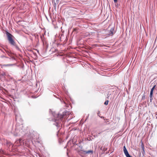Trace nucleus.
<instances>
[{"instance_id":"2","label":"nucleus","mask_w":157,"mask_h":157,"mask_svg":"<svg viewBox=\"0 0 157 157\" xmlns=\"http://www.w3.org/2000/svg\"><path fill=\"white\" fill-rule=\"evenodd\" d=\"M6 34L7 36L8 39L10 43L11 44L14 45L15 44V42L12 38L13 36L11 34L8 32H7Z\"/></svg>"},{"instance_id":"10","label":"nucleus","mask_w":157,"mask_h":157,"mask_svg":"<svg viewBox=\"0 0 157 157\" xmlns=\"http://www.w3.org/2000/svg\"><path fill=\"white\" fill-rule=\"evenodd\" d=\"M21 140H22V139H20L18 140V141L17 140V141H16V142H17V143H18V141H19V143H21Z\"/></svg>"},{"instance_id":"3","label":"nucleus","mask_w":157,"mask_h":157,"mask_svg":"<svg viewBox=\"0 0 157 157\" xmlns=\"http://www.w3.org/2000/svg\"><path fill=\"white\" fill-rule=\"evenodd\" d=\"M63 116L62 115L59 114L58 115V117L55 120V121L56 122V125L58 126L59 125V123L61 121V119L63 118Z\"/></svg>"},{"instance_id":"8","label":"nucleus","mask_w":157,"mask_h":157,"mask_svg":"<svg viewBox=\"0 0 157 157\" xmlns=\"http://www.w3.org/2000/svg\"><path fill=\"white\" fill-rule=\"evenodd\" d=\"M108 102L109 101L108 100L106 101L104 103V104L107 105L108 104Z\"/></svg>"},{"instance_id":"7","label":"nucleus","mask_w":157,"mask_h":157,"mask_svg":"<svg viewBox=\"0 0 157 157\" xmlns=\"http://www.w3.org/2000/svg\"><path fill=\"white\" fill-rule=\"evenodd\" d=\"M124 154L125 155V156H127L128 155H129V153H128V152L127 151V150L126 151H124Z\"/></svg>"},{"instance_id":"6","label":"nucleus","mask_w":157,"mask_h":157,"mask_svg":"<svg viewBox=\"0 0 157 157\" xmlns=\"http://www.w3.org/2000/svg\"><path fill=\"white\" fill-rule=\"evenodd\" d=\"M113 29H111L110 30V32H109V34L110 35H112L113 34Z\"/></svg>"},{"instance_id":"12","label":"nucleus","mask_w":157,"mask_h":157,"mask_svg":"<svg viewBox=\"0 0 157 157\" xmlns=\"http://www.w3.org/2000/svg\"><path fill=\"white\" fill-rule=\"evenodd\" d=\"M126 157H132V156H130L129 154L128 155L126 156Z\"/></svg>"},{"instance_id":"13","label":"nucleus","mask_w":157,"mask_h":157,"mask_svg":"<svg viewBox=\"0 0 157 157\" xmlns=\"http://www.w3.org/2000/svg\"><path fill=\"white\" fill-rule=\"evenodd\" d=\"M113 1L115 3H116L117 2V0H113Z\"/></svg>"},{"instance_id":"1","label":"nucleus","mask_w":157,"mask_h":157,"mask_svg":"<svg viewBox=\"0 0 157 157\" xmlns=\"http://www.w3.org/2000/svg\"><path fill=\"white\" fill-rule=\"evenodd\" d=\"M16 127L15 132L14 133V135L15 136L21 135V134H22L23 132L22 128L23 127L22 125L17 124Z\"/></svg>"},{"instance_id":"5","label":"nucleus","mask_w":157,"mask_h":157,"mask_svg":"<svg viewBox=\"0 0 157 157\" xmlns=\"http://www.w3.org/2000/svg\"><path fill=\"white\" fill-rule=\"evenodd\" d=\"M153 92L151 91L150 94L149 95V97L150 98V100H151L152 99V94H153Z\"/></svg>"},{"instance_id":"4","label":"nucleus","mask_w":157,"mask_h":157,"mask_svg":"<svg viewBox=\"0 0 157 157\" xmlns=\"http://www.w3.org/2000/svg\"><path fill=\"white\" fill-rule=\"evenodd\" d=\"M83 152L84 154H89L90 153H92L93 151L92 150H89L88 151H83Z\"/></svg>"},{"instance_id":"11","label":"nucleus","mask_w":157,"mask_h":157,"mask_svg":"<svg viewBox=\"0 0 157 157\" xmlns=\"http://www.w3.org/2000/svg\"><path fill=\"white\" fill-rule=\"evenodd\" d=\"M127 151V150L126 148V147L125 146H124V147H123V151H124H124Z\"/></svg>"},{"instance_id":"9","label":"nucleus","mask_w":157,"mask_h":157,"mask_svg":"<svg viewBox=\"0 0 157 157\" xmlns=\"http://www.w3.org/2000/svg\"><path fill=\"white\" fill-rule=\"evenodd\" d=\"M155 87V85L154 86H153V87L152 88L151 91L153 92V90H154Z\"/></svg>"}]
</instances>
